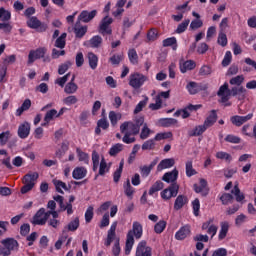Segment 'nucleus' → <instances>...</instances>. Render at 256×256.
<instances>
[{
  "mask_svg": "<svg viewBox=\"0 0 256 256\" xmlns=\"http://www.w3.org/2000/svg\"><path fill=\"white\" fill-rule=\"evenodd\" d=\"M189 23H191V20L189 19H186L182 23H180L176 29V33H185V31H187V27H189Z\"/></svg>",
  "mask_w": 256,
  "mask_h": 256,
  "instance_id": "603ef678",
  "label": "nucleus"
},
{
  "mask_svg": "<svg viewBox=\"0 0 256 256\" xmlns=\"http://www.w3.org/2000/svg\"><path fill=\"white\" fill-rule=\"evenodd\" d=\"M196 67L195 61L193 60H187L183 62L182 64L180 63V71L181 73H187V71H192V69Z\"/></svg>",
  "mask_w": 256,
  "mask_h": 256,
  "instance_id": "bb28decb",
  "label": "nucleus"
},
{
  "mask_svg": "<svg viewBox=\"0 0 256 256\" xmlns=\"http://www.w3.org/2000/svg\"><path fill=\"white\" fill-rule=\"evenodd\" d=\"M115 231H117V222H114L108 230L107 241L105 242L106 247L111 246V243L115 240Z\"/></svg>",
  "mask_w": 256,
  "mask_h": 256,
  "instance_id": "412c9836",
  "label": "nucleus"
},
{
  "mask_svg": "<svg viewBox=\"0 0 256 256\" xmlns=\"http://www.w3.org/2000/svg\"><path fill=\"white\" fill-rule=\"evenodd\" d=\"M178 121L175 118H161L159 120V125L161 127H173V125H177Z\"/></svg>",
  "mask_w": 256,
  "mask_h": 256,
  "instance_id": "72a5a7b5",
  "label": "nucleus"
},
{
  "mask_svg": "<svg viewBox=\"0 0 256 256\" xmlns=\"http://www.w3.org/2000/svg\"><path fill=\"white\" fill-rule=\"evenodd\" d=\"M106 173H109V167H107V162L105 161V158H102L100 162L99 175L103 176Z\"/></svg>",
  "mask_w": 256,
  "mask_h": 256,
  "instance_id": "680f3d73",
  "label": "nucleus"
},
{
  "mask_svg": "<svg viewBox=\"0 0 256 256\" xmlns=\"http://www.w3.org/2000/svg\"><path fill=\"white\" fill-rule=\"evenodd\" d=\"M55 117L57 118V110L51 109L47 111L44 117L45 123L42 124V127L49 125V123H51V121H53Z\"/></svg>",
  "mask_w": 256,
  "mask_h": 256,
  "instance_id": "a878e982",
  "label": "nucleus"
},
{
  "mask_svg": "<svg viewBox=\"0 0 256 256\" xmlns=\"http://www.w3.org/2000/svg\"><path fill=\"white\" fill-rule=\"evenodd\" d=\"M29 109H31V100L30 99H26L20 108H18L16 110V115L17 117H21V115H23L24 111H29Z\"/></svg>",
  "mask_w": 256,
  "mask_h": 256,
  "instance_id": "2f4dec72",
  "label": "nucleus"
},
{
  "mask_svg": "<svg viewBox=\"0 0 256 256\" xmlns=\"http://www.w3.org/2000/svg\"><path fill=\"white\" fill-rule=\"evenodd\" d=\"M74 33L78 39L85 37V34L87 33V26H81V22L77 21L74 26Z\"/></svg>",
  "mask_w": 256,
  "mask_h": 256,
  "instance_id": "b1692460",
  "label": "nucleus"
},
{
  "mask_svg": "<svg viewBox=\"0 0 256 256\" xmlns=\"http://www.w3.org/2000/svg\"><path fill=\"white\" fill-rule=\"evenodd\" d=\"M163 201H171L173 197H177L179 195V184L173 183L170 184L169 187L165 188L161 193H160Z\"/></svg>",
  "mask_w": 256,
  "mask_h": 256,
  "instance_id": "39448f33",
  "label": "nucleus"
},
{
  "mask_svg": "<svg viewBox=\"0 0 256 256\" xmlns=\"http://www.w3.org/2000/svg\"><path fill=\"white\" fill-rule=\"evenodd\" d=\"M101 129H103V131H107L109 129V121H107V118L105 117L98 120L95 128V134L101 135Z\"/></svg>",
  "mask_w": 256,
  "mask_h": 256,
  "instance_id": "aec40b11",
  "label": "nucleus"
},
{
  "mask_svg": "<svg viewBox=\"0 0 256 256\" xmlns=\"http://www.w3.org/2000/svg\"><path fill=\"white\" fill-rule=\"evenodd\" d=\"M66 39H67V33H62L56 39L54 47H57V49H65V45H67Z\"/></svg>",
  "mask_w": 256,
  "mask_h": 256,
  "instance_id": "c85d7f7f",
  "label": "nucleus"
},
{
  "mask_svg": "<svg viewBox=\"0 0 256 256\" xmlns=\"http://www.w3.org/2000/svg\"><path fill=\"white\" fill-rule=\"evenodd\" d=\"M186 89L190 93V95H197L198 93L197 82H189L186 86Z\"/></svg>",
  "mask_w": 256,
  "mask_h": 256,
  "instance_id": "6e6d98bb",
  "label": "nucleus"
},
{
  "mask_svg": "<svg viewBox=\"0 0 256 256\" xmlns=\"http://www.w3.org/2000/svg\"><path fill=\"white\" fill-rule=\"evenodd\" d=\"M128 57L132 65H137V63H139V56L137 55V51L135 49H130L128 51Z\"/></svg>",
  "mask_w": 256,
  "mask_h": 256,
  "instance_id": "c03bdc74",
  "label": "nucleus"
},
{
  "mask_svg": "<svg viewBox=\"0 0 256 256\" xmlns=\"http://www.w3.org/2000/svg\"><path fill=\"white\" fill-rule=\"evenodd\" d=\"M53 185L55 186L56 191L58 193H61V195H63V193H65V192H63V189H64V191H69V187H67V184L61 180L54 179Z\"/></svg>",
  "mask_w": 256,
  "mask_h": 256,
  "instance_id": "cd10ccee",
  "label": "nucleus"
},
{
  "mask_svg": "<svg viewBox=\"0 0 256 256\" xmlns=\"http://www.w3.org/2000/svg\"><path fill=\"white\" fill-rule=\"evenodd\" d=\"M145 81H147V78L145 77V75L140 73H135L130 75L129 85L134 89H139L143 85V83H145Z\"/></svg>",
  "mask_w": 256,
  "mask_h": 256,
  "instance_id": "1a4fd4ad",
  "label": "nucleus"
},
{
  "mask_svg": "<svg viewBox=\"0 0 256 256\" xmlns=\"http://www.w3.org/2000/svg\"><path fill=\"white\" fill-rule=\"evenodd\" d=\"M149 135H151V129L147 127V124H144L142 131L140 133V139L145 140L149 137Z\"/></svg>",
  "mask_w": 256,
  "mask_h": 256,
  "instance_id": "338daca9",
  "label": "nucleus"
},
{
  "mask_svg": "<svg viewBox=\"0 0 256 256\" xmlns=\"http://www.w3.org/2000/svg\"><path fill=\"white\" fill-rule=\"evenodd\" d=\"M234 197L229 193H224L220 197V201H222V205H229V203H233Z\"/></svg>",
  "mask_w": 256,
  "mask_h": 256,
  "instance_id": "13d9d810",
  "label": "nucleus"
},
{
  "mask_svg": "<svg viewBox=\"0 0 256 256\" xmlns=\"http://www.w3.org/2000/svg\"><path fill=\"white\" fill-rule=\"evenodd\" d=\"M217 123V111L212 110L208 117L205 119L203 125L206 129H209V127H213Z\"/></svg>",
  "mask_w": 256,
  "mask_h": 256,
  "instance_id": "a211bd4d",
  "label": "nucleus"
},
{
  "mask_svg": "<svg viewBox=\"0 0 256 256\" xmlns=\"http://www.w3.org/2000/svg\"><path fill=\"white\" fill-rule=\"evenodd\" d=\"M31 133V124L29 122H24L18 127V137L20 139H27Z\"/></svg>",
  "mask_w": 256,
  "mask_h": 256,
  "instance_id": "4468645a",
  "label": "nucleus"
},
{
  "mask_svg": "<svg viewBox=\"0 0 256 256\" xmlns=\"http://www.w3.org/2000/svg\"><path fill=\"white\" fill-rule=\"evenodd\" d=\"M113 23V18L106 15L100 22L98 31L101 35H111L113 30L111 29V24Z\"/></svg>",
  "mask_w": 256,
  "mask_h": 256,
  "instance_id": "423d86ee",
  "label": "nucleus"
},
{
  "mask_svg": "<svg viewBox=\"0 0 256 256\" xmlns=\"http://www.w3.org/2000/svg\"><path fill=\"white\" fill-rule=\"evenodd\" d=\"M201 27H203V20H201V19H194L190 23V29H192V31L201 29Z\"/></svg>",
  "mask_w": 256,
  "mask_h": 256,
  "instance_id": "e2e57ef3",
  "label": "nucleus"
},
{
  "mask_svg": "<svg viewBox=\"0 0 256 256\" xmlns=\"http://www.w3.org/2000/svg\"><path fill=\"white\" fill-rule=\"evenodd\" d=\"M96 16H97V10H92L91 12L84 10L78 16L77 21H79V23H81V21L83 23H89V21H92V19H95Z\"/></svg>",
  "mask_w": 256,
  "mask_h": 256,
  "instance_id": "9b49d317",
  "label": "nucleus"
},
{
  "mask_svg": "<svg viewBox=\"0 0 256 256\" xmlns=\"http://www.w3.org/2000/svg\"><path fill=\"white\" fill-rule=\"evenodd\" d=\"M147 103H149V97L145 96L144 100L140 101L135 109H134V113L135 115H137V113H141L143 111V108L147 106Z\"/></svg>",
  "mask_w": 256,
  "mask_h": 256,
  "instance_id": "a18cd8bd",
  "label": "nucleus"
},
{
  "mask_svg": "<svg viewBox=\"0 0 256 256\" xmlns=\"http://www.w3.org/2000/svg\"><path fill=\"white\" fill-rule=\"evenodd\" d=\"M11 19V12L6 10L5 8H0V20L1 21H9Z\"/></svg>",
  "mask_w": 256,
  "mask_h": 256,
  "instance_id": "bf43d9fd",
  "label": "nucleus"
},
{
  "mask_svg": "<svg viewBox=\"0 0 256 256\" xmlns=\"http://www.w3.org/2000/svg\"><path fill=\"white\" fill-rule=\"evenodd\" d=\"M124 147L125 146L121 143H117V144L113 145L109 150V155L111 157H115L116 155H119V153H121V151H123Z\"/></svg>",
  "mask_w": 256,
  "mask_h": 256,
  "instance_id": "e433bc0d",
  "label": "nucleus"
},
{
  "mask_svg": "<svg viewBox=\"0 0 256 256\" xmlns=\"http://www.w3.org/2000/svg\"><path fill=\"white\" fill-rule=\"evenodd\" d=\"M206 127L204 124L198 125L194 128V130L190 131L188 133L189 137H199L200 135H203L204 132L206 131Z\"/></svg>",
  "mask_w": 256,
  "mask_h": 256,
  "instance_id": "7c9ffc66",
  "label": "nucleus"
},
{
  "mask_svg": "<svg viewBox=\"0 0 256 256\" xmlns=\"http://www.w3.org/2000/svg\"><path fill=\"white\" fill-rule=\"evenodd\" d=\"M76 153L78 155L79 161H84L87 164H89V154L83 152L81 149L77 148Z\"/></svg>",
  "mask_w": 256,
  "mask_h": 256,
  "instance_id": "5fc2aeb1",
  "label": "nucleus"
},
{
  "mask_svg": "<svg viewBox=\"0 0 256 256\" xmlns=\"http://www.w3.org/2000/svg\"><path fill=\"white\" fill-rule=\"evenodd\" d=\"M165 227H167V222L164 220H160L159 222H157L155 224L154 231L158 235H161V233H163V231H165Z\"/></svg>",
  "mask_w": 256,
  "mask_h": 256,
  "instance_id": "49530a36",
  "label": "nucleus"
},
{
  "mask_svg": "<svg viewBox=\"0 0 256 256\" xmlns=\"http://www.w3.org/2000/svg\"><path fill=\"white\" fill-rule=\"evenodd\" d=\"M71 65H73V62L71 61H66L64 64H61L58 68L59 75H65V73L69 71V67H71Z\"/></svg>",
  "mask_w": 256,
  "mask_h": 256,
  "instance_id": "864d4df0",
  "label": "nucleus"
},
{
  "mask_svg": "<svg viewBox=\"0 0 256 256\" xmlns=\"http://www.w3.org/2000/svg\"><path fill=\"white\" fill-rule=\"evenodd\" d=\"M88 62L91 69L95 70L97 69V65L99 63V57L95 55V53L90 52L88 53Z\"/></svg>",
  "mask_w": 256,
  "mask_h": 256,
  "instance_id": "f704fd0d",
  "label": "nucleus"
},
{
  "mask_svg": "<svg viewBox=\"0 0 256 256\" xmlns=\"http://www.w3.org/2000/svg\"><path fill=\"white\" fill-rule=\"evenodd\" d=\"M152 249L151 247L147 246V241H141L136 249V256H151Z\"/></svg>",
  "mask_w": 256,
  "mask_h": 256,
  "instance_id": "9d476101",
  "label": "nucleus"
},
{
  "mask_svg": "<svg viewBox=\"0 0 256 256\" xmlns=\"http://www.w3.org/2000/svg\"><path fill=\"white\" fill-rule=\"evenodd\" d=\"M72 177L76 180L85 179L87 177V168L83 166L76 167L72 172Z\"/></svg>",
  "mask_w": 256,
  "mask_h": 256,
  "instance_id": "6ab92c4d",
  "label": "nucleus"
},
{
  "mask_svg": "<svg viewBox=\"0 0 256 256\" xmlns=\"http://www.w3.org/2000/svg\"><path fill=\"white\" fill-rule=\"evenodd\" d=\"M253 119V114H248L246 116H232L230 118L231 123H233L236 127H241L244 123H247V121H251Z\"/></svg>",
  "mask_w": 256,
  "mask_h": 256,
  "instance_id": "f8f14e48",
  "label": "nucleus"
},
{
  "mask_svg": "<svg viewBox=\"0 0 256 256\" xmlns=\"http://www.w3.org/2000/svg\"><path fill=\"white\" fill-rule=\"evenodd\" d=\"M102 44H103V38H101V36L99 35L93 36L89 40V45L90 47H92V49H99V47H101Z\"/></svg>",
  "mask_w": 256,
  "mask_h": 256,
  "instance_id": "c756f323",
  "label": "nucleus"
},
{
  "mask_svg": "<svg viewBox=\"0 0 256 256\" xmlns=\"http://www.w3.org/2000/svg\"><path fill=\"white\" fill-rule=\"evenodd\" d=\"M191 235V226L185 225L179 229L175 234V239L177 241H183V239H187Z\"/></svg>",
  "mask_w": 256,
  "mask_h": 256,
  "instance_id": "2eb2a0df",
  "label": "nucleus"
},
{
  "mask_svg": "<svg viewBox=\"0 0 256 256\" xmlns=\"http://www.w3.org/2000/svg\"><path fill=\"white\" fill-rule=\"evenodd\" d=\"M0 255L10 256L12 251H19V242L15 238H5L1 240Z\"/></svg>",
  "mask_w": 256,
  "mask_h": 256,
  "instance_id": "20e7f679",
  "label": "nucleus"
},
{
  "mask_svg": "<svg viewBox=\"0 0 256 256\" xmlns=\"http://www.w3.org/2000/svg\"><path fill=\"white\" fill-rule=\"evenodd\" d=\"M141 237H143V225H141L139 222H133L132 230H129L127 234L125 255L131 254L133 245H135V239H141Z\"/></svg>",
  "mask_w": 256,
  "mask_h": 256,
  "instance_id": "7ed1b4c3",
  "label": "nucleus"
},
{
  "mask_svg": "<svg viewBox=\"0 0 256 256\" xmlns=\"http://www.w3.org/2000/svg\"><path fill=\"white\" fill-rule=\"evenodd\" d=\"M245 81V76L238 75L230 79V85H235L236 87H243V82Z\"/></svg>",
  "mask_w": 256,
  "mask_h": 256,
  "instance_id": "a19ab883",
  "label": "nucleus"
},
{
  "mask_svg": "<svg viewBox=\"0 0 256 256\" xmlns=\"http://www.w3.org/2000/svg\"><path fill=\"white\" fill-rule=\"evenodd\" d=\"M54 201L58 203L60 209L59 213H63V211H67V215H73V204H65V198L61 195L53 196Z\"/></svg>",
  "mask_w": 256,
  "mask_h": 256,
  "instance_id": "6e6552de",
  "label": "nucleus"
},
{
  "mask_svg": "<svg viewBox=\"0 0 256 256\" xmlns=\"http://www.w3.org/2000/svg\"><path fill=\"white\" fill-rule=\"evenodd\" d=\"M124 165H125V160L122 159L120 161L119 168L113 174L114 183H119V179H121V174L123 173Z\"/></svg>",
  "mask_w": 256,
  "mask_h": 256,
  "instance_id": "4c0bfd02",
  "label": "nucleus"
},
{
  "mask_svg": "<svg viewBox=\"0 0 256 256\" xmlns=\"http://www.w3.org/2000/svg\"><path fill=\"white\" fill-rule=\"evenodd\" d=\"M9 139H11L10 131L0 133V145L2 146L7 145V142L9 141Z\"/></svg>",
  "mask_w": 256,
  "mask_h": 256,
  "instance_id": "4d7b16f0",
  "label": "nucleus"
},
{
  "mask_svg": "<svg viewBox=\"0 0 256 256\" xmlns=\"http://www.w3.org/2000/svg\"><path fill=\"white\" fill-rule=\"evenodd\" d=\"M173 165H175V159L166 158L158 164L157 171H163V169H170V167H173Z\"/></svg>",
  "mask_w": 256,
  "mask_h": 256,
  "instance_id": "5701e85b",
  "label": "nucleus"
},
{
  "mask_svg": "<svg viewBox=\"0 0 256 256\" xmlns=\"http://www.w3.org/2000/svg\"><path fill=\"white\" fill-rule=\"evenodd\" d=\"M109 119H110V123L113 127H115V125H117V123L119 121H121V114L116 113L115 111H110L109 112Z\"/></svg>",
  "mask_w": 256,
  "mask_h": 256,
  "instance_id": "79ce46f5",
  "label": "nucleus"
},
{
  "mask_svg": "<svg viewBox=\"0 0 256 256\" xmlns=\"http://www.w3.org/2000/svg\"><path fill=\"white\" fill-rule=\"evenodd\" d=\"M189 203V199L185 195H178L174 202V209L175 211H179L180 209H183L185 205Z\"/></svg>",
  "mask_w": 256,
  "mask_h": 256,
  "instance_id": "f3484780",
  "label": "nucleus"
},
{
  "mask_svg": "<svg viewBox=\"0 0 256 256\" xmlns=\"http://www.w3.org/2000/svg\"><path fill=\"white\" fill-rule=\"evenodd\" d=\"M37 179H39V173L30 172L23 177L22 183L32 185L33 187H35V182L37 181Z\"/></svg>",
  "mask_w": 256,
  "mask_h": 256,
  "instance_id": "dca6fc26",
  "label": "nucleus"
},
{
  "mask_svg": "<svg viewBox=\"0 0 256 256\" xmlns=\"http://www.w3.org/2000/svg\"><path fill=\"white\" fill-rule=\"evenodd\" d=\"M216 159L224 160L227 163H231V161H233V157H231V154L223 151L216 153Z\"/></svg>",
  "mask_w": 256,
  "mask_h": 256,
  "instance_id": "09e8293b",
  "label": "nucleus"
},
{
  "mask_svg": "<svg viewBox=\"0 0 256 256\" xmlns=\"http://www.w3.org/2000/svg\"><path fill=\"white\" fill-rule=\"evenodd\" d=\"M124 193L127 197H133V194L135 193V188L131 186V181L129 179H127L124 184Z\"/></svg>",
  "mask_w": 256,
  "mask_h": 256,
  "instance_id": "37998d69",
  "label": "nucleus"
},
{
  "mask_svg": "<svg viewBox=\"0 0 256 256\" xmlns=\"http://www.w3.org/2000/svg\"><path fill=\"white\" fill-rule=\"evenodd\" d=\"M158 36H159V32H157V29L155 28L150 29L147 33L148 41H156Z\"/></svg>",
  "mask_w": 256,
  "mask_h": 256,
  "instance_id": "0e129e2a",
  "label": "nucleus"
},
{
  "mask_svg": "<svg viewBox=\"0 0 256 256\" xmlns=\"http://www.w3.org/2000/svg\"><path fill=\"white\" fill-rule=\"evenodd\" d=\"M165 187V184H163L162 181L158 180L156 181L149 189V195H153L154 193H157V191H161Z\"/></svg>",
  "mask_w": 256,
  "mask_h": 256,
  "instance_id": "ea45409f",
  "label": "nucleus"
},
{
  "mask_svg": "<svg viewBox=\"0 0 256 256\" xmlns=\"http://www.w3.org/2000/svg\"><path fill=\"white\" fill-rule=\"evenodd\" d=\"M155 139H150L142 144V151H153L155 149Z\"/></svg>",
  "mask_w": 256,
  "mask_h": 256,
  "instance_id": "8fccbe9b",
  "label": "nucleus"
},
{
  "mask_svg": "<svg viewBox=\"0 0 256 256\" xmlns=\"http://www.w3.org/2000/svg\"><path fill=\"white\" fill-rule=\"evenodd\" d=\"M49 220V213L45 211V208H40L33 216V225H45Z\"/></svg>",
  "mask_w": 256,
  "mask_h": 256,
  "instance_id": "0eeeda50",
  "label": "nucleus"
},
{
  "mask_svg": "<svg viewBox=\"0 0 256 256\" xmlns=\"http://www.w3.org/2000/svg\"><path fill=\"white\" fill-rule=\"evenodd\" d=\"M178 177H179V170L174 169L170 172H166L162 177V181H165L166 183H171V185H173V183H177L176 181Z\"/></svg>",
  "mask_w": 256,
  "mask_h": 256,
  "instance_id": "ddd939ff",
  "label": "nucleus"
},
{
  "mask_svg": "<svg viewBox=\"0 0 256 256\" xmlns=\"http://www.w3.org/2000/svg\"><path fill=\"white\" fill-rule=\"evenodd\" d=\"M158 160L155 159L153 160L149 166H141L140 167V173L142 175V177H149V175L151 174V171H153V168L155 167V165H157Z\"/></svg>",
  "mask_w": 256,
  "mask_h": 256,
  "instance_id": "4be33fe9",
  "label": "nucleus"
},
{
  "mask_svg": "<svg viewBox=\"0 0 256 256\" xmlns=\"http://www.w3.org/2000/svg\"><path fill=\"white\" fill-rule=\"evenodd\" d=\"M231 194L236 197V201L238 203H241L245 199V194L241 192V189H239V184H235L234 188L231 191Z\"/></svg>",
  "mask_w": 256,
  "mask_h": 256,
  "instance_id": "473e14b6",
  "label": "nucleus"
},
{
  "mask_svg": "<svg viewBox=\"0 0 256 256\" xmlns=\"http://www.w3.org/2000/svg\"><path fill=\"white\" fill-rule=\"evenodd\" d=\"M171 137H173V133L172 132H163V133L156 134L154 139L156 141H163V139H171Z\"/></svg>",
  "mask_w": 256,
  "mask_h": 256,
  "instance_id": "052dcab7",
  "label": "nucleus"
},
{
  "mask_svg": "<svg viewBox=\"0 0 256 256\" xmlns=\"http://www.w3.org/2000/svg\"><path fill=\"white\" fill-rule=\"evenodd\" d=\"M221 229L219 232V236L218 239L220 241H223V239H225V237H227V233H229V222H221Z\"/></svg>",
  "mask_w": 256,
  "mask_h": 256,
  "instance_id": "c9c22d12",
  "label": "nucleus"
},
{
  "mask_svg": "<svg viewBox=\"0 0 256 256\" xmlns=\"http://www.w3.org/2000/svg\"><path fill=\"white\" fill-rule=\"evenodd\" d=\"M78 89L79 86H77L75 82H69L66 84L64 92L67 93V95H73V93H77Z\"/></svg>",
  "mask_w": 256,
  "mask_h": 256,
  "instance_id": "58836bf2",
  "label": "nucleus"
},
{
  "mask_svg": "<svg viewBox=\"0 0 256 256\" xmlns=\"http://www.w3.org/2000/svg\"><path fill=\"white\" fill-rule=\"evenodd\" d=\"M123 59V55H113L110 57L109 61L112 63V65H119Z\"/></svg>",
  "mask_w": 256,
  "mask_h": 256,
  "instance_id": "774afa93",
  "label": "nucleus"
},
{
  "mask_svg": "<svg viewBox=\"0 0 256 256\" xmlns=\"http://www.w3.org/2000/svg\"><path fill=\"white\" fill-rule=\"evenodd\" d=\"M186 175L187 177H193V175H197V171L193 169V160H188L186 162Z\"/></svg>",
  "mask_w": 256,
  "mask_h": 256,
  "instance_id": "de8ad7c7",
  "label": "nucleus"
},
{
  "mask_svg": "<svg viewBox=\"0 0 256 256\" xmlns=\"http://www.w3.org/2000/svg\"><path fill=\"white\" fill-rule=\"evenodd\" d=\"M231 59H233L231 51H227L224 59L222 60V67H229V65H231Z\"/></svg>",
  "mask_w": 256,
  "mask_h": 256,
  "instance_id": "69168bd1",
  "label": "nucleus"
},
{
  "mask_svg": "<svg viewBox=\"0 0 256 256\" xmlns=\"http://www.w3.org/2000/svg\"><path fill=\"white\" fill-rule=\"evenodd\" d=\"M27 25H28V27H30V29H39V26L41 25V21H39V19H37V17H31L27 21Z\"/></svg>",
  "mask_w": 256,
  "mask_h": 256,
  "instance_id": "3c124183",
  "label": "nucleus"
},
{
  "mask_svg": "<svg viewBox=\"0 0 256 256\" xmlns=\"http://www.w3.org/2000/svg\"><path fill=\"white\" fill-rule=\"evenodd\" d=\"M79 225V217H76L64 227L63 233H67V231H72L74 233V231H77V229H79Z\"/></svg>",
  "mask_w": 256,
  "mask_h": 256,
  "instance_id": "393cba45",
  "label": "nucleus"
},
{
  "mask_svg": "<svg viewBox=\"0 0 256 256\" xmlns=\"http://www.w3.org/2000/svg\"><path fill=\"white\" fill-rule=\"evenodd\" d=\"M145 123V118L143 116L136 117L134 122H124L120 125V133L124 136L122 138L123 143L126 145H131L135 143V135H139L141 131V126Z\"/></svg>",
  "mask_w": 256,
  "mask_h": 256,
  "instance_id": "f257e3e1",
  "label": "nucleus"
},
{
  "mask_svg": "<svg viewBox=\"0 0 256 256\" xmlns=\"http://www.w3.org/2000/svg\"><path fill=\"white\" fill-rule=\"evenodd\" d=\"M217 95L221 98L222 103H227L230 97H238L239 101H243L247 97V89L243 86H234L229 90V84L225 82L219 88Z\"/></svg>",
  "mask_w": 256,
  "mask_h": 256,
  "instance_id": "f03ea898",
  "label": "nucleus"
}]
</instances>
